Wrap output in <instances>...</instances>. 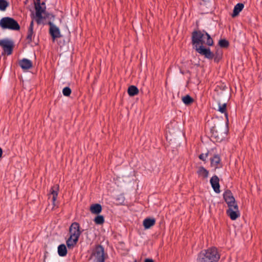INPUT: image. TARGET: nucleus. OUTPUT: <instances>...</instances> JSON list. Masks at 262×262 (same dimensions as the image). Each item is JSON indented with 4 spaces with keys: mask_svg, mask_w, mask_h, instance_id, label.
Returning <instances> with one entry per match:
<instances>
[{
    "mask_svg": "<svg viewBox=\"0 0 262 262\" xmlns=\"http://www.w3.org/2000/svg\"><path fill=\"white\" fill-rule=\"evenodd\" d=\"M191 43L193 47L205 45L210 47L214 45V41L206 31L195 30L192 33Z\"/></svg>",
    "mask_w": 262,
    "mask_h": 262,
    "instance_id": "obj_1",
    "label": "nucleus"
},
{
    "mask_svg": "<svg viewBox=\"0 0 262 262\" xmlns=\"http://www.w3.org/2000/svg\"><path fill=\"white\" fill-rule=\"evenodd\" d=\"M220 258L217 249L211 247L207 250L202 251L198 256L196 262H216Z\"/></svg>",
    "mask_w": 262,
    "mask_h": 262,
    "instance_id": "obj_2",
    "label": "nucleus"
},
{
    "mask_svg": "<svg viewBox=\"0 0 262 262\" xmlns=\"http://www.w3.org/2000/svg\"><path fill=\"white\" fill-rule=\"evenodd\" d=\"M81 233L79 223L77 222L73 223L69 228L70 237L66 241L69 249H72L77 244Z\"/></svg>",
    "mask_w": 262,
    "mask_h": 262,
    "instance_id": "obj_3",
    "label": "nucleus"
},
{
    "mask_svg": "<svg viewBox=\"0 0 262 262\" xmlns=\"http://www.w3.org/2000/svg\"><path fill=\"white\" fill-rule=\"evenodd\" d=\"M107 254L104 253V249L100 245H96L92 249L90 259L92 262H105Z\"/></svg>",
    "mask_w": 262,
    "mask_h": 262,
    "instance_id": "obj_4",
    "label": "nucleus"
},
{
    "mask_svg": "<svg viewBox=\"0 0 262 262\" xmlns=\"http://www.w3.org/2000/svg\"><path fill=\"white\" fill-rule=\"evenodd\" d=\"M0 26L4 29L18 31L20 26L16 20L12 17H3L0 20Z\"/></svg>",
    "mask_w": 262,
    "mask_h": 262,
    "instance_id": "obj_5",
    "label": "nucleus"
},
{
    "mask_svg": "<svg viewBox=\"0 0 262 262\" xmlns=\"http://www.w3.org/2000/svg\"><path fill=\"white\" fill-rule=\"evenodd\" d=\"M35 9L36 11V21L37 24H40L42 19H45L43 17L42 14L45 13L46 7L43 6L45 5V3L42 2L40 4V0H36L34 2Z\"/></svg>",
    "mask_w": 262,
    "mask_h": 262,
    "instance_id": "obj_6",
    "label": "nucleus"
},
{
    "mask_svg": "<svg viewBox=\"0 0 262 262\" xmlns=\"http://www.w3.org/2000/svg\"><path fill=\"white\" fill-rule=\"evenodd\" d=\"M13 42L7 39L0 40V47L3 49V54L10 55L12 53Z\"/></svg>",
    "mask_w": 262,
    "mask_h": 262,
    "instance_id": "obj_7",
    "label": "nucleus"
},
{
    "mask_svg": "<svg viewBox=\"0 0 262 262\" xmlns=\"http://www.w3.org/2000/svg\"><path fill=\"white\" fill-rule=\"evenodd\" d=\"M194 49L200 55L204 56L206 58L211 60L214 57V53L211 51L209 48H205L204 46H196L193 47Z\"/></svg>",
    "mask_w": 262,
    "mask_h": 262,
    "instance_id": "obj_8",
    "label": "nucleus"
},
{
    "mask_svg": "<svg viewBox=\"0 0 262 262\" xmlns=\"http://www.w3.org/2000/svg\"><path fill=\"white\" fill-rule=\"evenodd\" d=\"M223 198L228 208L237 205L231 190H226L223 193Z\"/></svg>",
    "mask_w": 262,
    "mask_h": 262,
    "instance_id": "obj_9",
    "label": "nucleus"
},
{
    "mask_svg": "<svg viewBox=\"0 0 262 262\" xmlns=\"http://www.w3.org/2000/svg\"><path fill=\"white\" fill-rule=\"evenodd\" d=\"M226 213L231 220H235L240 216L238 205H235L233 206L229 207L226 211Z\"/></svg>",
    "mask_w": 262,
    "mask_h": 262,
    "instance_id": "obj_10",
    "label": "nucleus"
},
{
    "mask_svg": "<svg viewBox=\"0 0 262 262\" xmlns=\"http://www.w3.org/2000/svg\"><path fill=\"white\" fill-rule=\"evenodd\" d=\"M59 188V185H54L51 188L50 190V193L48 195L49 198H52V202L53 207L56 206L55 202L58 195Z\"/></svg>",
    "mask_w": 262,
    "mask_h": 262,
    "instance_id": "obj_11",
    "label": "nucleus"
},
{
    "mask_svg": "<svg viewBox=\"0 0 262 262\" xmlns=\"http://www.w3.org/2000/svg\"><path fill=\"white\" fill-rule=\"evenodd\" d=\"M48 25L50 27L49 33L52 36L53 41H54L56 38H60L61 35L60 34L59 29L51 21L48 23Z\"/></svg>",
    "mask_w": 262,
    "mask_h": 262,
    "instance_id": "obj_12",
    "label": "nucleus"
},
{
    "mask_svg": "<svg viewBox=\"0 0 262 262\" xmlns=\"http://www.w3.org/2000/svg\"><path fill=\"white\" fill-rule=\"evenodd\" d=\"M219 178L216 175L213 176L210 180V184L211 185V186L213 189V190L216 193H220V185L219 184Z\"/></svg>",
    "mask_w": 262,
    "mask_h": 262,
    "instance_id": "obj_13",
    "label": "nucleus"
},
{
    "mask_svg": "<svg viewBox=\"0 0 262 262\" xmlns=\"http://www.w3.org/2000/svg\"><path fill=\"white\" fill-rule=\"evenodd\" d=\"M211 166L214 168L215 169L220 168L222 167L221 159L218 155H214L212 158L210 159Z\"/></svg>",
    "mask_w": 262,
    "mask_h": 262,
    "instance_id": "obj_14",
    "label": "nucleus"
},
{
    "mask_svg": "<svg viewBox=\"0 0 262 262\" xmlns=\"http://www.w3.org/2000/svg\"><path fill=\"white\" fill-rule=\"evenodd\" d=\"M18 64L24 70H29L33 67L32 62L26 58H23L20 60L19 61Z\"/></svg>",
    "mask_w": 262,
    "mask_h": 262,
    "instance_id": "obj_15",
    "label": "nucleus"
},
{
    "mask_svg": "<svg viewBox=\"0 0 262 262\" xmlns=\"http://www.w3.org/2000/svg\"><path fill=\"white\" fill-rule=\"evenodd\" d=\"M156 220L154 218H146L144 220L143 225L145 229L150 228L155 225Z\"/></svg>",
    "mask_w": 262,
    "mask_h": 262,
    "instance_id": "obj_16",
    "label": "nucleus"
},
{
    "mask_svg": "<svg viewBox=\"0 0 262 262\" xmlns=\"http://www.w3.org/2000/svg\"><path fill=\"white\" fill-rule=\"evenodd\" d=\"M33 28L34 21L33 20H32L28 28L27 36L26 38L29 42H31L33 40V36L34 35Z\"/></svg>",
    "mask_w": 262,
    "mask_h": 262,
    "instance_id": "obj_17",
    "label": "nucleus"
},
{
    "mask_svg": "<svg viewBox=\"0 0 262 262\" xmlns=\"http://www.w3.org/2000/svg\"><path fill=\"white\" fill-rule=\"evenodd\" d=\"M244 7V5L242 3L237 4L234 7L233 13L232 14V17H235L237 16L239 12L242 11Z\"/></svg>",
    "mask_w": 262,
    "mask_h": 262,
    "instance_id": "obj_18",
    "label": "nucleus"
},
{
    "mask_svg": "<svg viewBox=\"0 0 262 262\" xmlns=\"http://www.w3.org/2000/svg\"><path fill=\"white\" fill-rule=\"evenodd\" d=\"M90 210L92 213L98 214L101 212L102 207L99 204H94L91 206Z\"/></svg>",
    "mask_w": 262,
    "mask_h": 262,
    "instance_id": "obj_19",
    "label": "nucleus"
},
{
    "mask_svg": "<svg viewBox=\"0 0 262 262\" xmlns=\"http://www.w3.org/2000/svg\"><path fill=\"white\" fill-rule=\"evenodd\" d=\"M58 254L60 256L63 257L67 254V248L64 244H61L57 248Z\"/></svg>",
    "mask_w": 262,
    "mask_h": 262,
    "instance_id": "obj_20",
    "label": "nucleus"
},
{
    "mask_svg": "<svg viewBox=\"0 0 262 262\" xmlns=\"http://www.w3.org/2000/svg\"><path fill=\"white\" fill-rule=\"evenodd\" d=\"M127 92L130 96H134L139 93V90L137 86L135 85H130L128 87Z\"/></svg>",
    "mask_w": 262,
    "mask_h": 262,
    "instance_id": "obj_21",
    "label": "nucleus"
},
{
    "mask_svg": "<svg viewBox=\"0 0 262 262\" xmlns=\"http://www.w3.org/2000/svg\"><path fill=\"white\" fill-rule=\"evenodd\" d=\"M218 111L222 114H224L227 121H228V113L227 112V104L224 103L221 104L220 103L219 104Z\"/></svg>",
    "mask_w": 262,
    "mask_h": 262,
    "instance_id": "obj_22",
    "label": "nucleus"
},
{
    "mask_svg": "<svg viewBox=\"0 0 262 262\" xmlns=\"http://www.w3.org/2000/svg\"><path fill=\"white\" fill-rule=\"evenodd\" d=\"M197 173L199 176L203 177L204 178H207L208 177L209 171L204 167L201 166L199 167Z\"/></svg>",
    "mask_w": 262,
    "mask_h": 262,
    "instance_id": "obj_23",
    "label": "nucleus"
},
{
    "mask_svg": "<svg viewBox=\"0 0 262 262\" xmlns=\"http://www.w3.org/2000/svg\"><path fill=\"white\" fill-rule=\"evenodd\" d=\"M182 100L183 102L186 105L191 104L194 101L193 99L189 95H187L182 97Z\"/></svg>",
    "mask_w": 262,
    "mask_h": 262,
    "instance_id": "obj_24",
    "label": "nucleus"
},
{
    "mask_svg": "<svg viewBox=\"0 0 262 262\" xmlns=\"http://www.w3.org/2000/svg\"><path fill=\"white\" fill-rule=\"evenodd\" d=\"M94 221L97 225H102L104 223V219L103 215H99L95 217Z\"/></svg>",
    "mask_w": 262,
    "mask_h": 262,
    "instance_id": "obj_25",
    "label": "nucleus"
},
{
    "mask_svg": "<svg viewBox=\"0 0 262 262\" xmlns=\"http://www.w3.org/2000/svg\"><path fill=\"white\" fill-rule=\"evenodd\" d=\"M219 45L221 48H227L229 46V42L225 39H221L219 41Z\"/></svg>",
    "mask_w": 262,
    "mask_h": 262,
    "instance_id": "obj_26",
    "label": "nucleus"
},
{
    "mask_svg": "<svg viewBox=\"0 0 262 262\" xmlns=\"http://www.w3.org/2000/svg\"><path fill=\"white\" fill-rule=\"evenodd\" d=\"M8 5V3L6 0H0V10L5 11Z\"/></svg>",
    "mask_w": 262,
    "mask_h": 262,
    "instance_id": "obj_27",
    "label": "nucleus"
},
{
    "mask_svg": "<svg viewBox=\"0 0 262 262\" xmlns=\"http://www.w3.org/2000/svg\"><path fill=\"white\" fill-rule=\"evenodd\" d=\"M62 93L65 96H69L71 94V90L69 87H65L62 90Z\"/></svg>",
    "mask_w": 262,
    "mask_h": 262,
    "instance_id": "obj_28",
    "label": "nucleus"
},
{
    "mask_svg": "<svg viewBox=\"0 0 262 262\" xmlns=\"http://www.w3.org/2000/svg\"><path fill=\"white\" fill-rule=\"evenodd\" d=\"M215 62H219L222 58V54L219 53L214 54V57L213 58Z\"/></svg>",
    "mask_w": 262,
    "mask_h": 262,
    "instance_id": "obj_29",
    "label": "nucleus"
},
{
    "mask_svg": "<svg viewBox=\"0 0 262 262\" xmlns=\"http://www.w3.org/2000/svg\"><path fill=\"white\" fill-rule=\"evenodd\" d=\"M208 155V153H206V154H202L201 155H199V158L200 160L203 161H206V158L207 157Z\"/></svg>",
    "mask_w": 262,
    "mask_h": 262,
    "instance_id": "obj_30",
    "label": "nucleus"
},
{
    "mask_svg": "<svg viewBox=\"0 0 262 262\" xmlns=\"http://www.w3.org/2000/svg\"><path fill=\"white\" fill-rule=\"evenodd\" d=\"M211 132L213 136H214L215 137L217 138L219 136V135L217 134V130H215V127H212L211 129Z\"/></svg>",
    "mask_w": 262,
    "mask_h": 262,
    "instance_id": "obj_31",
    "label": "nucleus"
},
{
    "mask_svg": "<svg viewBox=\"0 0 262 262\" xmlns=\"http://www.w3.org/2000/svg\"><path fill=\"white\" fill-rule=\"evenodd\" d=\"M45 14V16H43V17H45V18H54V15L52 14H50V13H46L45 12V13H44Z\"/></svg>",
    "mask_w": 262,
    "mask_h": 262,
    "instance_id": "obj_32",
    "label": "nucleus"
},
{
    "mask_svg": "<svg viewBox=\"0 0 262 262\" xmlns=\"http://www.w3.org/2000/svg\"><path fill=\"white\" fill-rule=\"evenodd\" d=\"M144 262H154L152 259L146 258L145 259Z\"/></svg>",
    "mask_w": 262,
    "mask_h": 262,
    "instance_id": "obj_33",
    "label": "nucleus"
},
{
    "mask_svg": "<svg viewBox=\"0 0 262 262\" xmlns=\"http://www.w3.org/2000/svg\"><path fill=\"white\" fill-rule=\"evenodd\" d=\"M3 154L2 149L0 147V158L2 157Z\"/></svg>",
    "mask_w": 262,
    "mask_h": 262,
    "instance_id": "obj_34",
    "label": "nucleus"
}]
</instances>
